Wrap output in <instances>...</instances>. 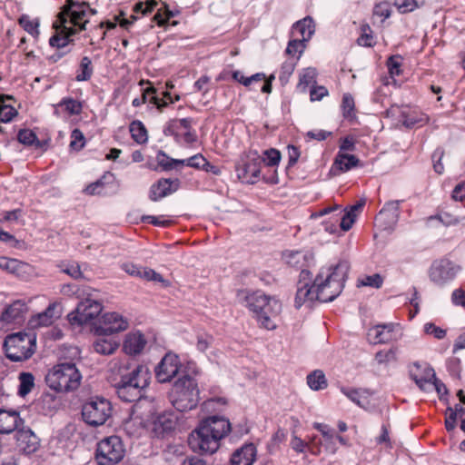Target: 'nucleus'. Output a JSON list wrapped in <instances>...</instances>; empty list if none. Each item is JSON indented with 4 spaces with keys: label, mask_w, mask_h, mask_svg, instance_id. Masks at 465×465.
Masks as SVG:
<instances>
[{
    "label": "nucleus",
    "mask_w": 465,
    "mask_h": 465,
    "mask_svg": "<svg viewBox=\"0 0 465 465\" xmlns=\"http://www.w3.org/2000/svg\"><path fill=\"white\" fill-rule=\"evenodd\" d=\"M237 302L247 307L262 328L275 330L282 305L276 296H271L262 291L250 292L239 290Z\"/></svg>",
    "instance_id": "f257e3e1"
},
{
    "label": "nucleus",
    "mask_w": 465,
    "mask_h": 465,
    "mask_svg": "<svg viewBox=\"0 0 465 465\" xmlns=\"http://www.w3.org/2000/svg\"><path fill=\"white\" fill-rule=\"evenodd\" d=\"M89 5L86 2L67 0L54 23L56 34L50 40V45L57 48L64 47L70 42L69 37L78 31L85 30Z\"/></svg>",
    "instance_id": "f03ea898"
},
{
    "label": "nucleus",
    "mask_w": 465,
    "mask_h": 465,
    "mask_svg": "<svg viewBox=\"0 0 465 465\" xmlns=\"http://www.w3.org/2000/svg\"><path fill=\"white\" fill-rule=\"evenodd\" d=\"M231 431V423L224 417L210 416L190 434L188 443L193 452L213 454L220 448V441Z\"/></svg>",
    "instance_id": "7ed1b4c3"
},
{
    "label": "nucleus",
    "mask_w": 465,
    "mask_h": 465,
    "mask_svg": "<svg viewBox=\"0 0 465 465\" xmlns=\"http://www.w3.org/2000/svg\"><path fill=\"white\" fill-rule=\"evenodd\" d=\"M308 257V254L300 251H287L283 253V258L289 265L302 268L295 296V307L297 309L302 305L309 309H314L319 303L320 283H318V280L320 274L313 277L310 271L302 268L306 264Z\"/></svg>",
    "instance_id": "20e7f679"
},
{
    "label": "nucleus",
    "mask_w": 465,
    "mask_h": 465,
    "mask_svg": "<svg viewBox=\"0 0 465 465\" xmlns=\"http://www.w3.org/2000/svg\"><path fill=\"white\" fill-rule=\"evenodd\" d=\"M169 401L173 407L180 412L195 409L200 401L197 381L188 375L179 378L169 392Z\"/></svg>",
    "instance_id": "39448f33"
},
{
    "label": "nucleus",
    "mask_w": 465,
    "mask_h": 465,
    "mask_svg": "<svg viewBox=\"0 0 465 465\" xmlns=\"http://www.w3.org/2000/svg\"><path fill=\"white\" fill-rule=\"evenodd\" d=\"M150 373L148 368L137 365L128 375H123L115 385L118 397L124 401L132 402L139 400L143 391L148 386Z\"/></svg>",
    "instance_id": "423d86ee"
},
{
    "label": "nucleus",
    "mask_w": 465,
    "mask_h": 465,
    "mask_svg": "<svg viewBox=\"0 0 465 465\" xmlns=\"http://www.w3.org/2000/svg\"><path fill=\"white\" fill-rule=\"evenodd\" d=\"M82 375L74 363L62 362L54 366L46 374V384L54 391L66 392L76 390Z\"/></svg>",
    "instance_id": "0eeeda50"
},
{
    "label": "nucleus",
    "mask_w": 465,
    "mask_h": 465,
    "mask_svg": "<svg viewBox=\"0 0 465 465\" xmlns=\"http://www.w3.org/2000/svg\"><path fill=\"white\" fill-rule=\"evenodd\" d=\"M5 354L13 361H22L32 356L35 347V336L17 332L8 335L4 342Z\"/></svg>",
    "instance_id": "6e6552de"
},
{
    "label": "nucleus",
    "mask_w": 465,
    "mask_h": 465,
    "mask_svg": "<svg viewBox=\"0 0 465 465\" xmlns=\"http://www.w3.org/2000/svg\"><path fill=\"white\" fill-rule=\"evenodd\" d=\"M350 264L347 261H340L330 268L331 272L322 282V302H331L341 292Z\"/></svg>",
    "instance_id": "1a4fd4ad"
},
{
    "label": "nucleus",
    "mask_w": 465,
    "mask_h": 465,
    "mask_svg": "<svg viewBox=\"0 0 465 465\" xmlns=\"http://www.w3.org/2000/svg\"><path fill=\"white\" fill-rule=\"evenodd\" d=\"M322 225L325 232L339 236L341 232H347L352 227L353 217L343 214L341 205L333 204L322 208Z\"/></svg>",
    "instance_id": "9d476101"
},
{
    "label": "nucleus",
    "mask_w": 465,
    "mask_h": 465,
    "mask_svg": "<svg viewBox=\"0 0 465 465\" xmlns=\"http://www.w3.org/2000/svg\"><path fill=\"white\" fill-rule=\"evenodd\" d=\"M111 412L110 401L103 397H92L82 407L83 420L94 427L103 425Z\"/></svg>",
    "instance_id": "9b49d317"
},
{
    "label": "nucleus",
    "mask_w": 465,
    "mask_h": 465,
    "mask_svg": "<svg viewBox=\"0 0 465 465\" xmlns=\"http://www.w3.org/2000/svg\"><path fill=\"white\" fill-rule=\"evenodd\" d=\"M125 450L117 436L104 438L97 444L95 459L99 465H115L122 460Z\"/></svg>",
    "instance_id": "f8f14e48"
},
{
    "label": "nucleus",
    "mask_w": 465,
    "mask_h": 465,
    "mask_svg": "<svg viewBox=\"0 0 465 465\" xmlns=\"http://www.w3.org/2000/svg\"><path fill=\"white\" fill-rule=\"evenodd\" d=\"M82 295H86V297L78 303L75 311L72 312L68 315L69 321L72 324H85L97 317L103 310L102 303L93 299L91 297V293L85 292V291L83 290ZM79 296H81L80 293Z\"/></svg>",
    "instance_id": "ddd939ff"
},
{
    "label": "nucleus",
    "mask_w": 465,
    "mask_h": 465,
    "mask_svg": "<svg viewBox=\"0 0 465 465\" xmlns=\"http://www.w3.org/2000/svg\"><path fill=\"white\" fill-rule=\"evenodd\" d=\"M262 163V156L257 151L248 152L236 166L238 178L247 183H256L260 178Z\"/></svg>",
    "instance_id": "4468645a"
},
{
    "label": "nucleus",
    "mask_w": 465,
    "mask_h": 465,
    "mask_svg": "<svg viewBox=\"0 0 465 465\" xmlns=\"http://www.w3.org/2000/svg\"><path fill=\"white\" fill-rule=\"evenodd\" d=\"M460 269V266L453 262L443 258L433 262L430 268L429 276L435 284L443 286L456 277Z\"/></svg>",
    "instance_id": "2eb2a0df"
},
{
    "label": "nucleus",
    "mask_w": 465,
    "mask_h": 465,
    "mask_svg": "<svg viewBox=\"0 0 465 465\" xmlns=\"http://www.w3.org/2000/svg\"><path fill=\"white\" fill-rule=\"evenodd\" d=\"M28 312L27 304L23 300H16L6 304L0 314V322L3 326L19 325L24 322Z\"/></svg>",
    "instance_id": "dca6fc26"
},
{
    "label": "nucleus",
    "mask_w": 465,
    "mask_h": 465,
    "mask_svg": "<svg viewBox=\"0 0 465 465\" xmlns=\"http://www.w3.org/2000/svg\"><path fill=\"white\" fill-rule=\"evenodd\" d=\"M181 363L176 354L168 352L155 368V376L159 382H169L179 371Z\"/></svg>",
    "instance_id": "f3484780"
},
{
    "label": "nucleus",
    "mask_w": 465,
    "mask_h": 465,
    "mask_svg": "<svg viewBox=\"0 0 465 465\" xmlns=\"http://www.w3.org/2000/svg\"><path fill=\"white\" fill-rule=\"evenodd\" d=\"M410 377L421 391L428 392L431 391V380L435 378V371L430 366L415 362L410 368Z\"/></svg>",
    "instance_id": "a211bd4d"
},
{
    "label": "nucleus",
    "mask_w": 465,
    "mask_h": 465,
    "mask_svg": "<svg viewBox=\"0 0 465 465\" xmlns=\"http://www.w3.org/2000/svg\"><path fill=\"white\" fill-rule=\"evenodd\" d=\"M129 322L117 312H108L103 315L102 325L97 328V331L101 334H112L114 332L124 331L128 328Z\"/></svg>",
    "instance_id": "6ab92c4d"
},
{
    "label": "nucleus",
    "mask_w": 465,
    "mask_h": 465,
    "mask_svg": "<svg viewBox=\"0 0 465 465\" xmlns=\"http://www.w3.org/2000/svg\"><path fill=\"white\" fill-rule=\"evenodd\" d=\"M393 323L379 324L369 329L367 337L372 344L388 343L397 340Z\"/></svg>",
    "instance_id": "aec40b11"
},
{
    "label": "nucleus",
    "mask_w": 465,
    "mask_h": 465,
    "mask_svg": "<svg viewBox=\"0 0 465 465\" xmlns=\"http://www.w3.org/2000/svg\"><path fill=\"white\" fill-rule=\"evenodd\" d=\"M16 447L20 451L31 454L37 450L39 439L30 429H18L15 434Z\"/></svg>",
    "instance_id": "412c9836"
},
{
    "label": "nucleus",
    "mask_w": 465,
    "mask_h": 465,
    "mask_svg": "<svg viewBox=\"0 0 465 465\" xmlns=\"http://www.w3.org/2000/svg\"><path fill=\"white\" fill-rule=\"evenodd\" d=\"M338 444L347 446L349 445L348 440L338 435L334 429L330 426L322 424V446L324 447L325 451L334 454L338 449Z\"/></svg>",
    "instance_id": "4be33fe9"
},
{
    "label": "nucleus",
    "mask_w": 465,
    "mask_h": 465,
    "mask_svg": "<svg viewBox=\"0 0 465 465\" xmlns=\"http://www.w3.org/2000/svg\"><path fill=\"white\" fill-rule=\"evenodd\" d=\"M316 70L308 68L304 70L301 75L299 84L297 85L298 90L302 93H306L309 90L311 101L312 102L320 100V94L316 85Z\"/></svg>",
    "instance_id": "5701e85b"
},
{
    "label": "nucleus",
    "mask_w": 465,
    "mask_h": 465,
    "mask_svg": "<svg viewBox=\"0 0 465 465\" xmlns=\"http://www.w3.org/2000/svg\"><path fill=\"white\" fill-rule=\"evenodd\" d=\"M179 187V181L170 179H160L157 183H153L150 189V199L156 202L169 194L177 191Z\"/></svg>",
    "instance_id": "b1692460"
},
{
    "label": "nucleus",
    "mask_w": 465,
    "mask_h": 465,
    "mask_svg": "<svg viewBox=\"0 0 465 465\" xmlns=\"http://www.w3.org/2000/svg\"><path fill=\"white\" fill-rule=\"evenodd\" d=\"M57 307L56 303H51L44 312L33 316L28 322L30 328L35 329L51 325L55 319L60 317Z\"/></svg>",
    "instance_id": "393cba45"
},
{
    "label": "nucleus",
    "mask_w": 465,
    "mask_h": 465,
    "mask_svg": "<svg viewBox=\"0 0 465 465\" xmlns=\"http://www.w3.org/2000/svg\"><path fill=\"white\" fill-rule=\"evenodd\" d=\"M256 455V447L252 443L245 444L232 453L231 465H252Z\"/></svg>",
    "instance_id": "a878e982"
},
{
    "label": "nucleus",
    "mask_w": 465,
    "mask_h": 465,
    "mask_svg": "<svg viewBox=\"0 0 465 465\" xmlns=\"http://www.w3.org/2000/svg\"><path fill=\"white\" fill-rule=\"evenodd\" d=\"M177 419L173 412H162L158 414L153 421L154 432L162 435L172 431L176 426Z\"/></svg>",
    "instance_id": "bb28decb"
},
{
    "label": "nucleus",
    "mask_w": 465,
    "mask_h": 465,
    "mask_svg": "<svg viewBox=\"0 0 465 465\" xmlns=\"http://www.w3.org/2000/svg\"><path fill=\"white\" fill-rule=\"evenodd\" d=\"M22 424L23 420L18 412L0 410V433L9 434L16 431Z\"/></svg>",
    "instance_id": "cd10ccee"
},
{
    "label": "nucleus",
    "mask_w": 465,
    "mask_h": 465,
    "mask_svg": "<svg viewBox=\"0 0 465 465\" xmlns=\"http://www.w3.org/2000/svg\"><path fill=\"white\" fill-rule=\"evenodd\" d=\"M146 345V340L140 331L131 332L126 335L123 349L125 353L136 355L142 352Z\"/></svg>",
    "instance_id": "c85d7f7f"
},
{
    "label": "nucleus",
    "mask_w": 465,
    "mask_h": 465,
    "mask_svg": "<svg viewBox=\"0 0 465 465\" xmlns=\"http://www.w3.org/2000/svg\"><path fill=\"white\" fill-rule=\"evenodd\" d=\"M315 31V25L310 16L303 18L293 25L292 34L296 39L308 41Z\"/></svg>",
    "instance_id": "c756f323"
},
{
    "label": "nucleus",
    "mask_w": 465,
    "mask_h": 465,
    "mask_svg": "<svg viewBox=\"0 0 465 465\" xmlns=\"http://www.w3.org/2000/svg\"><path fill=\"white\" fill-rule=\"evenodd\" d=\"M99 334L93 343L94 351L103 355L113 354L119 347V342L114 338L108 337V334H101L100 332Z\"/></svg>",
    "instance_id": "7c9ffc66"
},
{
    "label": "nucleus",
    "mask_w": 465,
    "mask_h": 465,
    "mask_svg": "<svg viewBox=\"0 0 465 465\" xmlns=\"http://www.w3.org/2000/svg\"><path fill=\"white\" fill-rule=\"evenodd\" d=\"M428 121L424 114H418L414 111L402 110L400 114V122L407 128H413L416 125L421 126Z\"/></svg>",
    "instance_id": "2f4dec72"
},
{
    "label": "nucleus",
    "mask_w": 465,
    "mask_h": 465,
    "mask_svg": "<svg viewBox=\"0 0 465 465\" xmlns=\"http://www.w3.org/2000/svg\"><path fill=\"white\" fill-rule=\"evenodd\" d=\"M400 201H391L385 203L380 211L376 220H387L389 223H395L398 221Z\"/></svg>",
    "instance_id": "473e14b6"
},
{
    "label": "nucleus",
    "mask_w": 465,
    "mask_h": 465,
    "mask_svg": "<svg viewBox=\"0 0 465 465\" xmlns=\"http://www.w3.org/2000/svg\"><path fill=\"white\" fill-rule=\"evenodd\" d=\"M114 174L112 173H105L99 180L94 183L89 184L85 188V193L90 195L94 194H106L105 187L109 183H113Z\"/></svg>",
    "instance_id": "72a5a7b5"
},
{
    "label": "nucleus",
    "mask_w": 465,
    "mask_h": 465,
    "mask_svg": "<svg viewBox=\"0 0 465 465\" xmlns=\"http://www.w3.org/2000/svg\"><path fill=\"white\" fill-rule=\"evenodd\" d=\"M0 268L8 272L16 275H21V273L25 272L27 271L29 265L16 259L0 257Z\"/></svg>",
    "instance_id": "f704fd0d"
},
{
    "label": "nucleus",
    "mask_w": 465,
    "mask_h": 465,
    "mask_svg": "<svg viewBox=\"0 0 465 465\" xmlns=\"http://www.w3.org/2000/svg\"><path fill=\"white\" fill-rule=\"evenodd\" d=\"M359 164L360 160L355 155L346 153H338L333 165L341 172H347Z\"/></svg>",
    "instance_id": "c9c22d12"
},
{
    "label": "nucleus",
    "mask_w": 465,
    "mask_h": 465,
    "mask_svg": "<svg viewBox=\"0 0 465 465\" xmlns=\"http://www.w3.org/2000/svg\"><path fill=\"white\" fill-rule=\"evenodd\" d=\"M132 138L140 144L145 143L148 140V134L145 126L141 121H134L130 124Z\"/></svg>",
    "instance_id": "e433bc0d"
},
{
    "label": "nucleus",
    "mask_w": 465,
    "mask_h": 465,
    "mask_svg": "<svg viewBox=\"0 0 465 465\" xmlns=\"http://www.w3.org/2000/svg\"><path fill=\"white\" fill-rule=\"evenodd\" d=\"M94 73L92 61L88 56H84L81 59L75 80L77 82L88 81Z\"/></svg>",
    "instance_id": "4c0bfd02"
},
{
    "label": "nucleus",
    "mask_w": 465,
    "mask_h": 465,
    "mask_svg": "<svg viewBox=\"0 0 465 465\" xmlns=\"http://www.w3.org/2000/svg\"><path fill=\"white\" fill-rule=\"evenodd\" d=\"M425 0H394V5L400 13L405 14L423 6Z\"/></svg>",
    "instance_id": "58836bf2"
},
{
    "label": "nucleus",
    "mask_w": 465,
    "mask_h": 465,
    "mask_svg": "<svg viewBox=\"0 0 465 465\" xmlns=\"http://www.w3.org/2000/svg\"><path fill=\"white\" fill-rule=\"evenodd\" d=\"M383 278L379 273H374L372 275H364L358 279L357 286H368L379 289L382 286Z\"/></svg>",
    "instance_id": "ea45409f"
},
{
    "label": "nucleus",
    "mask_w": 465,
    "mask_h": 465,
    "mask_svg": "<svg viewBox=\"0 0 465 465\" xmlns=\"http://www.w3.org/2000/svg\"><path fill=\"white\" fill-rule=\"evenodd\" d=\"M19 381H20V385H19V394L21 396H25L26 394H28L31 390L33 389L35 383H34V376L33 374L29 373V372H22L20 373L19 375Z\"/></svg>",
    "instance_id": "a19ab883"
},
{
    "label": "nucleus",
    "mask_w": 465,
    "mask_h": 465,
    "mask_svg": "<svg viewBox=\"0 0 465 465\" xmlns=\"http://www.w3.org/2000/svg\"><path fill=\"white\" fill-rule=\"evenodd\" d=\"M154 94L155 89L153 87H148L143 90L141 99L143 101V103L149 102L153 104L158 109L161 110L163 107L167 105V103L156 97Z\"/></svg>",
    "instance_id": "79ce46f5"
},
{
    "label": "nucleus",
    "mask_w": 465,
    "mask_h": 465,
    "mask_svg": "<svg viewBox=\"0 0 465 465\" xmlns=\"http://www.w3.org/2000/svg\"><path fill=\"white\" fill-rule=\"evenodd\" d=\"M361 34L357 39L359 45L365 47H371L374 45L372 31L368 24H364L361 26Z\"/></svg>",
    "instance_id": "37998d69"
},
{
    "label": "nucleus",
    "mask_w": 465,
    "mask_h": 465,
    "mask_svg": "<svg viewBox=\"0 0 465 465\" xmlns=\"http://www.w3.org/2000/svg\"><path fill=\"white\" fill-rule=\"evenodd\" d=\"M19 24L33 36H37L39 35V23L37 19H31L28 15H22L19 19Z\"/></svg>",
    "instance_id": "c03bdc74"
},
{
    "label": "nucleus",
    "mask_w": 465,
    "mask_h": 465,
    "mask_svg": "<svg viewBox=\"0 0 465 465\" xmlns=\"http://www.w3.org/2000/svg\"><path fill=\"white\" fill-rule=\"evenodd\" d=\"M397 359V349L391 348L387 351H380L375 354V361L379 364H386L395 361Z\"/></svg>",
    "instance_id": "a18cd8bd"
},
{
    "label": "nucleus",
    "mask_w": 465,
    "mask_h": 465,
    "mask_svg": "<svg viewBox=\"0 0 465 465\" xmlns=\"http://www.w3.org/2000/svg\"><path fill=\"white\" fill-rule=\"evenodd\" d=\"M354 107L355 105L352 96L350 94H344L341 104L343 117L350 120L353 119L355 117Z\"/></svg>",
    "instance_id": "49530a36"
},
{
    "label": "nucleus",
    "mask_w": 465,
    "mask_h": 465,
    "mask_svg": "<svg viewBox=\"0 0 465 465\" xmlns=\"http://www.w3.org/2000/svg\"><path fill=\"white\" fill-rule=\"evenodd\" d=\"M61 272L68 274L75 280L84 278V274L81 271L80 265L77 262H70L68 264L60 265Z\"/></svg>",
    "instance_id": "de8ad7c7"
},
{
    "label": "nucleus",
    "mask_w": 465,
    "mask_h": 465,
    "mask_svg": "<svg viewBox=\"0 0 465 465\" xmlns=\"http://www.w3.org/2000/svg\"><path fill=\"white\" fill-rule=\"evenodd\" d=\"M71 114H79L82 111L81 104L73 98H64L58 104Z\"/></svg>",
    "instance_id": "09e8293b"
},
{
    "label": "nucleus",
    "mask_w": 465,
    "mask_h": 465,
    "mask_svg": "<svg viewBox=\"0 0 465 465\" xmlns=\"http://www.w3.org/2000/svg\"><path fill=\"white\" fill-rule=\"evenodd\" d=\"M174 163L180 164H186L187 166L194 168H204L205 165H208V163L206 162L205 158L201 154L193 155L185 160L174 161Z\"/></svg>",
    "instance_id": "8fccbe9b"
},
{
    "label": "nucleus",
    "mask_w": 465,
    "mask_h": 465,
    "mask_svg": "<svg viewBox=\"0 0 465 465\" xmlns=\"http://www.w3.org/2000/svg\"><path fill=\"white\" fill-rule=\"evenodd\" d=\"M227 401L224 398H212L203 402V408L207 411H220L226 405Z\"/></svg>",
    "instance_id": "3c124183"
},
{
    "label": "nucleus",
    "mask_w": 465,
    "mask_h": 465,
    "mask_svg": "<svg viewBox=\"0 0 465 465\" xmlns=\"http://www.w3.org/2000/svg\"><path fill=\"white\" fill-rule=\"evenodd\" d=\"M391 14V7L389 2L384 1L375 5L373 8V15L379 17H381L384 21L389 18Z\"/></svg>",
    "instance_id": "603ef678"
},
{
    "label": "nucleus",
    "mask_w": 465,
    "mask_h": 465,
    "mask_svg": "<svg viewBox=\"0 0 465 465\" xmlns=\"http://www.w3.org/2000/svg\"><path fill=\"white\" fill-rule=\"evenodd\" d=\"M265 157H262L263 163H265L268 166H275L281 161V153L276 149H269L264 151L263 153Z\"/></svg>",
    "instance_id": "864d4df0"
},
{
    "label": "nucleus",
    "mask_w": 465,
    "mask_h": 465,
    "mask_svg": "<svg viewBox=\"0 0 465 465\" xmlns=\"http://www.w3.org/2000/svg\"><path fill=\"white\" fill-rule=\"evenodd\" d=\"M140 277L147 281H153L163 284L167 283V282L163 278V276L160 273L156 272L154 270L150 268H142V273Z\"/></svg>",
    "instance_id": "5fc2aeb1"
},
{
    "label": "nucleus",
    "mask_w": 465,
    "mask_h": 465,
    "mask_svg": "<svg viewBox=\"0 0 465 465\" xmlns=\"http://www.w3.org/2000/svg\"><path fill=\"white\" fill-rule=\"evenodd\" d=\"M18 141L25 145H32L37 141L35 134L27 129L20 130L17 135Z\"/></svg>",
    "instance_id": "6e6d98bb"
},
{
    "label": "nucleus",
    "mask_w": 465,
    "mask_h": 465,
    "mask_svg": "<svg viewBox=\"0 0 465 465\" xmlns=\"http://www.w3.org/2000/svg\"><path fill=\"white\" fill-rule=\"evenodd\" d=\"M70 147L74 150H80L84 145V136L79 129H74L71 134Z\"/></svg>",
    "instance_id": "4d7b16f0"
},
{
    "label": "nucleus",
    "mask_w": 465,
    "mask_h": 465,
    "mask_svg": "<svg viewBox=\"0 0 465 465\" xmlns=\"http://www.w3.org/2000/svg\"><path fill=\"white\" fill-rule=\"evenodd\" d=\"M443 155H444L443 149L437 148L433 152L432 156H431L434 171L439 174H441L444 171L443 164L441 163V159H442Z\"/></svg>",
    "instance_id": "13d9d810"
},
{
    "label": "nucleus",
    "mask_w": 465,
    "mask_h": 465,
    "mask_svg": "<svg viewBox=\"0 0 465 465\" xmlns=\"http://www.w3.org/2000/svg\"><path fill=\"white\" fill-rule=\"evenodd\" d=\"M213 336L203 333L197 336L196 348L199 351L204 352L213 343Z\"/></svg>",
    "instance_id": "bf43d9fd"
},
{
    "label": "nucleus",
    "mask_w": 465,
    "mask_h": 465,
    "mask_svg": "<svg viewBox=\"0 0 465 465\" xmlns=\"http://www.w3.org/2000/svg\"><path fill=\"white\" fill-rule=\"evenodd\" d=\"M356 139L352 135H347L341 139L339 153L353 152L356 149Z\"/></svg>",
    "instance_id": "052dcab7"
},
{
    "label": "nucleus",
    "mask_w": 465,
    "mask_h": 465,
    "mask_svg": "<svg viewBox=\"0 0 465 465\" xmlns=\"http://www.w3.org/2000/svg\"><path fill=\"white\" fill-rule=\"evenodd\" d=\"M424 331L427 334L433 335L435 338L440 340L446 336V331L440 327L436 326L434 323L428 322L424 325Z\"/></svg>",
    "instance_id": "680f3d73"
},
{
    "label": "nucleus",
    "mask_w": 465,
    "mask_h": 465,
    "mask_svg": "<svg viewBox=\"0 0 465 465\" xmlns=\"http://www.w3.org/2000/svg\"><path fill=\"white\" fill-rule=\"evenodd\" d=\"M303 43L304 42H302V40H298V39L290 41V43L286 48V53L292 56L302 54V50L304 48Z\"/></svg>",
    "instance_id": "e2e57ef3"
},
{
    "label": "nucleus",
    "mask_w": 465,
    "mask_h": 465,
    "mask_svg": "<svg viewBox=\"0 0 465 465\" xmlns=\"http://www.w3.org/2000/svg\"><path fill=\"white\" fill-rule=\"evenodd\" d=\"M445 226L456 225L461 222V219L449 213H441L435 216Z\"/></svg>",
    "instance_id": "0e129e2a"
},
{
    "label": "nucleus",
    "mask_w": 465,
    "mask_h": 465,
    "mask_svg": "<svg viewBox=\"0 0 465 465\" xmlns=\"http://www.w3.org/2000/svg\"><path fill=\"white\" fill-rule=\"evenodd\" d=\"M447 417L445 419V428L448 431L455 429L457 421V411L452 407H448L446 410Z\"/></svg>",
    "instance_id": "69168bd1"
},
{
    "label": "nucleus",
    "mask_w": 465,
    "mask_h": 465,
    "mask_svg": "<svg viewBox=\"0 0 465 465\" xmlns=\"http://www.w3.org/2000/svg\"><path fill=\"white\" fill-rule=\"evenodd\" d=\"M388 69L390 74L394 75L401 74V57L400 56H391L387 62Z\"/></svg>",
    "instance_id": "338daca9"
},
{
    "label": "nucleus",
    "mask_w": 465,
    "mask_h": 465,
    "mask_svg": "<svg viewBox=\"0 0 465 465\" xmlns=\"http://www.w3.org/2000/svg\"><path fill=\"white\" fill-rule=\"evenodd\" d=\"M451 302L456 306L465 308V291L462 289H455L451 293Z\"/></svg>",
    "instance_id": "774afa93"
}]
</instances>
